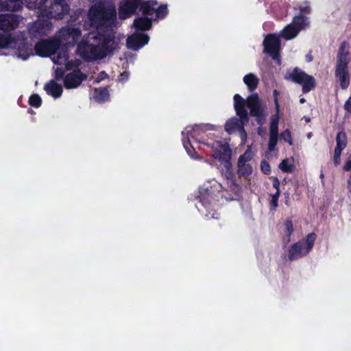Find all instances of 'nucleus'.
I'll return each mask as SVG.
<instances>
[{"instance_id": "1", "label": "nucleus", "mask_w": 351, "mask_h": 351, "mask_svg": "<svg viewBox=\"0 0 351 351\" xmlns=\"http://www.w3.org/2000/svg\"><path fill=\"white\" fill-rule=\"evenodd\" d=\"M88 19L98 32L88 34L86 41L78 45V51L87 60L101 59L115 49L118 45L111 29L100 32L102 27H111L114 24L115 7L112 5L107 7L94 5L89 10Z\"/></svg>"}, {"instance_id": "2", "label": "nucleus", "mask_w": 351, "mask_h": 351, "mask_svg": "<svg viewBox=\"0 0 351 351\" xmlns=\"http://www.w3.org/2000/svg\"><path fill=\"white\" fill-rule=\"evenodd\" d=\"M234 100V108L240 120L237 118L230 119L225 125V130L229 134L239 130L241 134L242 143L245 144L247 141V134L242 127L244 123L247 121L245 106L246 105L250 108L252 115L257 117L258 122L260 124L263 123V120L265 118V107L256 95L249 97L247 101L244 100L240 95H235Z\"/></svg>"}, {"instance_id": "3", "label": "nucleus", "mask_w": 351, "mask_h": 351, "mask_svg": "<svg viewBox=\"0 0 351 351\" xmlns=\"http://www.w3.org/2000/svg\"><path fill=\"white\" fill-rule=\"evenodd\" d=\"M27 8L38 10L40 14L56 19H62L69 11V5L64 0H36L29 2Z\"/></svg>"}, {"instance_id": "4", "label": "nucleus", "mask_w": 351, "mask_h": 351, "mask_svg": "<svg viewBox=\"0 0 351 351\" xmlns=\"http://www.w3.org/2000/svg\"><path fill=\"white\" fill-rule=\"evenodd\" d=\"M58 47L56 39L53 40H43L36 45L35 50L36 53L40 56L53 55L52 58L53 62L58 65H65L66 69L77 67L79 62L77 61H69L68 55L65 51H60L56 56L54 54Z\"/></svg>"}, {"instance_id": "5", "label": "nucleus", "mask_w": 351, "mask_h": 351, "mask_svg": "<svg viewBox=\"0 0 351 351\" xmlns=\"http://www.w3.org/2000/svg\"><path fill=\"white\" fill-rule=\"evenodd\" d=\"M350 53L348 51V45L343 43L341 44L337 58L335 75L338 78L340 85L344 88L349 85V77L348 73V64L350 62Z\"/></svg>"}, {"instance_id": "6", "label": "nucleus", "mask_w": 351, "mask_h": 351, "mask_svg": "<svg viewBox=\"0 0 351 351\" xmlns=\"http://www.w3.org/2000/svg\"><path fill=\"white\" fill-rule=\"evenodd\" d=\"M315 239L316 235L311 233L307 235L304 241L298 242L292 245L289 252V258L296 259L307 254L312 249Z\"/></svg>"}, {"instance_id": "7", "label": "nucleus", "mask_w": 351, "mask_h": 351, "mask_svg": "<svg viewBox=\"0 0 351 351\" xmlns=\"http://www.w3.org/2000/svg\"><path fill=\"white\" fill-rule=\"evenodd\" d=\"M80 36L81 31L78 28L66 26L60 29L56 40L59 46H73Z\"/></svg>"}, {"instance_id": "8", "label": "nucleus", "mask_w": 351, "mask_h": 351, "mask_svg": "<svg viewBox=\"0 0 351 351\" xmlns=\"http://www.w3.org/2000/svg\"><path fill=\"white\" fill-rule=\"evenodd\" d=\"M285 77L294 81L306 88H311L316 86L315 79L312 76L306 74L298 68H295L293 70L289 71L287 73Z\"/></svg>"}, {"instance_id": "9", "label": "nucleus", "mask_w": 351, "mask_h": 351, "mask_svg": "<svg viewBox=\"0 0 351 351\" xmlns=\"http://www.w3.org/2000/svg\"><path fill=\"white\" fill-rule=\"evenodd\" d=\"M306 19L302 16L294 17L292 23L288 25L282 32L281 36L287 40L294 38L298 32L307 25Z\"/></svg>"}, {"instance_id": "10", "label": "nucleus", "mask_w": 351, "mask_h": 351, "mask_svg": "<svg viewBox=\"0 0 351 351\" xmlns=\"http://www.w3.org/2000/svg\"><path fill=\"white\" fill-rule=\"evenodd\" d=\"M253 152L252 147L250 145L247 147L246 151L243 154L240 156L238 160V173L243 176H247L252 172V168L249 163L252 159Z\"/></svg>"}, {"instance_id": "11", "label": "nucleus", "mask_w": 351, "mask_h": 351, "mask_svg": "<svg viewBox=\"0 0 351 351\" xmlns=\"http://www.w3.org/2000/svg\"><path fill=\"white\" fill-rule=\"evenodd\" d=\"M231 155V150L228 145L226 143L221 144L219 142L216 143L213 156L223 163L226 169H229L230 166V160Z\"/></svg>"}, {"instance_id": "12", "label": "nucleus", "mask_w": 351, "mask_h": 351, "mask_svg": "<svg viewBox=\"0 0 351 351\" xmlns=\"http://www.w3.org/2000/svg\"><path fill=\"white\" fill-rule=\"evenodd\" d=\"M276 114L273 115L271 118L270 129H269V149L272 151L278 142V121H279V106L278 102H276Z\"/></svg>"}, {"instance_id": "13", "label": "nucleus", "mask_w": 351, "mask_h": 351, "mask_svg": "<svg viewBox=\"0 0 351 351\" xmlns=\"http://www.w3.org/2000/svg\"><path fill=\"white\" fill-rule=\"evenodd\" d=\"M264 51L270 54L274 59H278L280 43L277 36L273 35L267 36L263 42Z\"/></svg>"}, {"instance_id": "14", "label": "nucleus", "mask_w": 351, "mask_h": 351, "mask_svg": "<svg viewBox=\"0 0 351 351\" xmlns=\"http://www.w3.org/2000/svg\"><path fill=\"white\" fill-rule=\"evenodd\" d=\"M20 22L18 16L14 14L0 15V29L10 30L16 28Z\"/></svg>"}, {"instance_id": "15", "label": "nucleus", "mask_w": 351, "mask_h": 351, "mask_svg": "<svg viewBox=\"0 0 351 351\" xmlns=\"http://www.w3.org/2000/svg\"><path fill=\"white\" fill-rule=\"evenodd\" d=\"M149 36L145 34H133L131 36H129L127 39V45L128 47L133 49L137 50L140 47L146 45L149 41Z\"/></svg>"}, {"instance_id": "16", "label": "nucleus", "mask_w": 351, "mask_h": 351, "mask_svg": "<svg viewBox=\"0 0 351 351\" xmlns=\"http://www.w3.org/2000/svg\"><path fill=\"white\" fill-rule=\"evenodd\" d=\"M86 79V75L82 73L80 71H75L65 77L64 83L66 88H76Z\"/></svg>"}, {"instance_id": "17", "label": "nucleus", "mask_w": 351, "mask_h": 351, "mask_svg": "<svg viewBox=\"0 0 351 351\" xmlns=\"http://www.w3.org/2000/svg\"><path fill=\"white\" fill-rule=\"evenodd\" d=\"M138 0H123L119 8V16L125 19L132 15L136 10Z\"/></svg>"}, {"instance_id": "18", "label": "nucleus", "mask_w": 351, "mask_h": 351, "mask_svg": "<svg viewBox=\"0 0 351 351\" xmlns=\"http://www.w3.org/2000/svg\"><path fill=\"white\" fill-rule=\"evenodd\" d=\"M65 70L61 67H57L55 70L54 79L51 80L45 86V88H61L62 77Z\"/></svg>"}, {"instance_id": "19", "label": "nucleus", "mask_w": 351, "mask_h": 351, "mask_svg": "<svg viewBox=\"0 0 351 351\" xmlns=\"http://www.w3.org/2000/svg\"><path fill=\"white\" fill-rule=\"evenodd\" d=\"M157 5V2L155 1H150L145 2L143 4V12L147 17L149 16L150 19H153V15L156 14V9L155 7Z\"/></svg>"}, {"instance_id": "20", "label": "nucleus", "mask_w": 351, "mask_h": 351, "mask_svg": "<svg viewBox=\"0 0 351 351\" xmlns=\"http://www.w3.org/2000/svg\"><path fill=\"white\" fill-rule=\"evenodd\" d=\"M152 20L150 18H138L134 21V25L137 29L141 30L149 29L152 27Z\"/></svg>"}, {"instance_id": "21", "label": "nucleus", "mask_w": 351, "mask_h": 351, "mask_svg": "<svg viewBox=\"0 0 351 351\" xmlns=\"http://www.w3.org/2000/svg\"><path fill=\"white\" fill-rule=\"evenodd\" d=\"M92 95L94 99L97 102L104 101L109 97L107 89H94V93Z\"/></svg>"}, {"instance_id": "22", "label": "nucleus", "mask_w": 351, "mask_h": 351, "mask_svg": "<svg viewBox=\"0 0 351 351\" xmlns=\"http://www.w3.org/2000/svg\"><path fill=\"white\" fill-rule=\"evenodd\" d=\"M293 158H289L283 160L279 165V168L284 172L289 173L293 170Z\"/></svg>"}, {"instance_id": "23", "label": "nucleus", "mask_w": 351, "mask_h": 351, "mask_svg": "<svg viewBox=\"0 0 351 351\" xmlns=\"http://www.w3.org/2000/svg\"><path fill=\"white\" fill-rule=\"evenodd\" d=\"M243 82L249 88H256L258 86V79L255 75L250 73L243 77Z\"/></svg>"}, {"instance_id": "24", "label": "nucleus", "mask_w": 351, "mask_h": 351, "mask_svg": "<svg viewBox=\"0 0 351 351\" xmlns=\"http://www.w3.org/2000/svg\"><path fill=\"white\" fill-rule=\"evenodd\" d=\"M336 140L337 147H335V149H339V150L342 151L346 147L347 143L346 134L343 132H339L337 134Z\"/></svg>"}, {"instance_id": "25", "label": "nucleus", "mask_w": 351, "mask_h": 351, "mask_svg": "<svg viewBox=\"0 0 351 351\" xmlns=\"http://www.w3.org/2000/svg\"><path fill=\"white\" fill-rule=\"evenodd\" d=\"M14 39L10 35L0 34V48L12 46Z\"/></svg>"}, {"instance_id": "26", "label": "nucleus", "mask_w": 351, "mask_h": 351, "mask_svg": "<svg viewBox=\"0 0 351 351\" xmlns=\"http://www.w3.org/2000/svg\"><path fill=\"white\" fill-rule=\"evenodd\" d=\"M29 103L32 106L39 107L41 104V99L38 95H32L29 97Z\"/></svg>"}, {"instance_id": "27", "label": "nucleus", "mask_w": 351, "mask_h": 351, "mask_svg": "<svg viewBox=\"0 0 351 351\" xmlns=\"http://www.w3.org/2000/svg\"><path fill=\"white\" fill-rule=\"evenodd\" d=\"M167 14V8L166 5L160 6L156 11V18H162Z\"/></svg>"}, {"instance_id": "28", "label": "nucleus", "mask_w": 351, "mask_h": 351, "mask_svg": "<svg viewBox=\"0 0 351 351\" xmlns=\"http://www.w3.org/2000/svg\"><path fill=\"white\" fill-rule=\"evenodd\" d=\"M49 95L56 99L62 95V89H46Z\"/></svg>"}, {"instance_id": "29", "label": "nucleus", "mask_w": 351, "mask_h": 351, "mask_svg": "<svg viewBox=\"0 0 351 351\" xmlns=\"http://www.w3.org/2000/svg\"><path fill=\"white\" fill-rule=\"evenodd\" d=\"M281 138L289 145H292L291 133L288 130H285L280 134Z\"/></svg>"}, {"instance_id": "30", "label": "nucleus", "mask_w": 351, "mask_h": 351, "mask_svg": "<svg viewBox=\"0 0 351 351\" xmlns=\"http://www.w3.org/2000/svg\"><path fill=\"white\" fill-rule=\"evenodd\" d=\"M197 130L205 132L206 130H212L215 129V125L211 124H204L196 126Z\"/></svg>"}, {"instance_id": "31", "label": "nucleus", "mask_w": 351, "mask_h": 351, "mask_svg": "<svg viewBox=\"0 0 351 351\" xmlns=\"http://www.w3.org/2000/svg\"><path fill=\"white\" fill-rule=\"evenodd\" d=\"M341 150H339V149H335V155H334V162L335 165H338L340 163V156Z\"/></svg>"}, {"instance_id": "32", "label": "nucleus", "mask_w": 351, "mask_h": 351, "mask_svg": "<svg viewBox=\"0 0 351 351\" xmlns=\"http://www.w3.org/2000/svg\"><path fill=\"white\" fill-rule=\"evenodd\" d=\"M280 193V192H276V193L271 197V204L274 208L278 206V200Z\"/></svg>"}, {"instance_id": "33", "label": "nucleus", "mask_w": 351, "mask_h": 351, "mask_svg": "<svg viewBox=\"0 0 351 351\" xmlns=\"http://www.w3.org/2000/svg\"><path fill=\"white\" fill-rule=\"evenodd\" d=\"M261 170L266 174L269 173L270 171V167L268 162L263 161L261 162Z\"/></svg>"}, {"instance_id": "34", "label": "nucleus", "mask_w": 351, "mask_h": 351, "mask_svg": "<svg viewBox=\"0 0 351 351\" xmlns=\"http://www.w3.org/2000/svg\"><path fill=\"white\" fill-rule=\"evenodd\" d=\"M285 228H286L287 233L289 234H290L293 232V224H292L291 221H287L285 223Z\"/></svg>"}, {"instance_id": "35", "label": "nucleus", "mask_w": 351, "mask_h": 351, "mask_svg": "<svg viewBox=\"0 0 351 351\" xmlns=\"http://www.w3.org/2000/svg\"><path fill=\"white\" fill-rule=\"evenodd\" d=\"M345 109L350 113H351V96L345 104Z\"/></svg>"}, {"instance_id": "36", "label": "nucleus", "mask_w": 351, "mask_h": 351, "mask_svg": "<svg viewBox=\"0 0 351 351\" xmlns=\"http://www.w3.org/2000/svg\"><path fill=\"white\" fill-rule=\"evenodd\" d=\"M273 186L276 189V192H280V189H279L280 182H279L278 179H277V178L274 179Z\"/></svg>"}, {"instance_id": "37", "label": "nucleus", "mask_w": 351, "mask_h": 351, "mask_svg": "<svg viewBox=\"0 0 351 351\" xmlns=\"http://www.w3.org/2000/svg\"><path fill=\"white\" fill-rule=\"evenodd\" d=\"M345 171H351V160L346 162L343 167Z\"/></svg>"}, {"instance_id": "38", "label": "nucleus", "mask_w": 351, "mask_h": 351, "mask_svg": "<svg viewBox=\"0 0 351 351\" xmlns=\"http://www.w3.org/2000/svg\"><path fill=\"white\" fill-rule=\"evenodd\" d=\"M300 10L302 12L308 13L309 12V8L308 6L302 7Z\"/></svg>"}, {"instance_id": "39", "label": "nucleus", "mask_w": 351, "mask_h": 351, "mask_svg": "<svg viewBox=\"0 0 351 351\" xmlns=\"http://www.w3.org/2000/svg\"><path fill=\"white\" fill-rule=\"evenodd\" d=\"M258 134L261 136H263L265 134V130L261 127L258 128Z\"/></svg>"}, {"instance_id": "40", "label": "nucleus", "mask_w": 351, "mask_h": 351, "mask_svg": "<svg viewBox=\"0 0 351 351\" xmlns=\"http://www.w3.org/2000/svg\"><path fill=\"white\" fill-rule=\"evenodd\" d=\"M191 130L189 128H187L184 130V131L183 132V134L189 135V134H191Z\"/></svg>"}, {"instance_id": "41", "label": "nucleus", "mask_w": 351, "mask_h": 351, "mask_svg": "<svg viewBox=\"0 0 351 351\" xmlns=\"http://www.w3.org/2000/svg\"><path fill=\"white\" fill-rule=\"evenodd\" d=\"M300 102L301 104H304V103L305 102V99H304V98H301V99H300Z\"/></svg>"}, {"instance_id": "42", "label": "nucleus", "mask_w": 351, "mask_h": 351, "mask_svg": "<svg viewBox=\"0 0 351 351\" xmlns=\"http://www.w3.org/2000/svg\"><path fill=\"white\" fill-rule=\"evenodd\" d=\"M39 33H40V34H45L46 32H45V31H44V30L40 29V30L39 31Z\"/></svg>"}, {"instance_id": "43", "label": "nucleus", "mask_w": 351, "mask_h": 351, "mask_svg": "<svg viewBox=\"0 0 351 351\" xmlns=\"http://www.w3.org/2000/svg\"><path fill=\"white\" fill-rule=\"evenodd\" d=\"M40 22H37V23H36V26H38V27H39V26H40Z\"/></svg>"}, {"instance_id": "44", "label": "nucleus", "mask_w": 351, "mask_h": 351, "mask_svg": "<svg viewBox=\"0 0 351 351\" xmlns=\"http://www.w3.org/2000/svg\"><path fill=\"white\" fill-rule=\"evenodd\" d=\"M186 149H187V147L185 146ZM187 150V152L189 153V150L186 149Z\"/></svg>"}]
</instances>
